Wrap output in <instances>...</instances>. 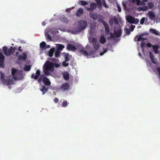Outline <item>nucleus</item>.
<instances>
[{"label":"nucleus","instance_id":"obj_1","mask_svg":"<svg viewBox=\"0 0 160 160\" xmlns=\"http://www.w3.org/2000/svg\"><path fill=\"white\" fill-rule=\"evenodd\" d=\"M60 65L57 63H53L49 61H47L43 65V72L47 75H50V72L54 71V67L58 68Z\"/></svg>","mask_w":160,"mask_h":160},{"label":"nucleus","instance_id":"obj_2","mask_svg":"<svg viewBox=\"0 0 160 160\" xmlns=\"http://www.w3.org/2000/svg\"><path fill=\"white\" fill-rule=\"evenodd\" d=\"M4 77V74L1 72H0V81L2 82L3 84L8 85L14 84V82L12 79H5Z\"/></svg>","mask_w":160,"mask_h":160},{"label":"nucleus","instance_id":"obj_3","mask_svg":"<svg viewBox=\"0 0 160 160\" xmlns=\"http://www.w3.org/2000/svg\"><path fill=\"white\" fill-rule=\"evenodd\" d=\"M87 25V22L86 21L81 20L78 22V27L80 30V31H82L86 28Z\"/></svg>","mask_w":160,"mask_h":160},{"label":"nucleus","instance_id":"obj_4","mask_svg":"<svg viewBox=\"0 0 160 160\" xmlns=\"http://www.w3.org/2000/svg\"><path fill=\"white\" fill-rule=\"evenodd\" d=\"M127 21L130 23H133L135 24H138L139 20L138 18H134L131 16H128L126 17Z\"/></svg>","mask_w":160,"mask_h":160},{"label":"nucleus","instance_id":"obj_5","mask_svg":"<svg viewBox=\"0 0 160 160\" xmlns=\"http://www.w3.org/2000/svg\"><path fill=\"white\" fill-rule=\"evenodd\" d=\"M3 50L4 54L6 56L10 55L12 53L13 47H11L8 49L6 46H4L2 48Z\"/></svg>","mask_w":160,"mask_h":160},{"label":"nucleus","instance_id":"obj_6","mask_svg":"<svg viewBox=\"0 0 160 160\" xmlns=\"http://www.w3.org/2000/svg\"><path fill=\"white\" fill-rule=\"evenodd\" d=\"M70 84L66 82L63 83L60 88V90L62 92L67 91L69 89Z\"/></svg>","mask_w":160,"mask_h":160},{"label":"nucleus","instance_id":"obj_7","mask_svg":"<svg viewBox=\"0 0 160 160\" xmlns=\"http://www.w3.org/2000/svg\"><path fill=\"white\" fill-rule=\"evenodd\" d=\"M98 21L99 22H101L103 24L105 27V31H108L110 30L109 27L105 21L103 20L100 19H98Z\"/></svg>","mask_w":160,"mask_h":160},{"label":"nucleus","instance_id":"obj_8","mask_svg":"<svg viewBox=\"0 0 160 160\" xmlns=\"http://www.w3.org/2000/svg\"><path fill=\"white\" fill-rule=\"evenodd\" d=\"M148 17L151 20H154L156 16L154 12L152 11H149L147 14Z\"/></svg>","mask_w":160,"mask_h":160},{"label":"nucleus","instance_id":"obj_9","mask_svg":"<svg viewBox=\"0 0 160 160\" xmlns=\"http://www.w3.org/2000/svg\"><path fill=\"white\" fill-rule=\"evenodd\" d=\"M67 49L68 50L74 51L77 49V48L74 45L71 44H69L67 47Z\"/></svg>","mask_w":160,"mask_h":160},{"label":"nucleus","instance_id":"obj_10","mask_svg":"<svg viewBox=\"0 0 160 160\" xmlns=\"http://www.w3.org/2000/svg\"><path fill=\"white\" fill-rule=\"evenodd\" d=\"M5 57L2 53L0 52V67L3 68V62Z\"/></svg>","mask_w":160,"mask_h":160},{"label":"nucleus","instance_id":"obj_11","mask_svg":"<svg viewBox=\"0 0 160 160\" xmlns=\"http://www.w3.org/2000/svg\"><path fill=\"white\" fill-rule=\"evenodd\" d=\"M40 75V71L39 69H38L37 71L36 72V75H35L34 73H33L32 75L31 78H33L35 80H37L38 78Z\"/></svg>","mask_w":160,"mask_h":160},{"label":"nucleus","instance_id":"obj_12","mask_svg":"<svg viewBox=\"0 0 160 160\" xmlns=\"http://www.w3.org/2000/svg\"><path fill=\"white\" fill-rule=\"evenodd\" d=\"M97 7V5L94 2L91 3L90 5V8H88L87 10L88 11H93Z\"/></svg>","mask_w":160,"mask_h":160},{"label":"nucleus","instance_id":"obj_13","mask_svg":"<svg viewBox=\"0 0 160 160\" xmlns=\"http://www.w3.org/2000/svg\"><path fill=\"white\" fill-rule=\"evenodd\" d=\"M17 72V70L14 69V68H12V76H13V78L15 80H17L18 79H19L18 78L17 76L16 75V72Z\"/></svg>","mask_w":160,"mask_h":160},{"label":"nucleus","instance_id":"obj_14","mask_svg":"<svg viewBox=\"0 0 160 160\" xmlns=\"http://www.w3.org/2000/svg\"><path fill=\"white\" fill-rule=\"evenodd\" d=\"M89 15L90 17L94 20H96L98 18L97 15L93 12H90Z\"/></svg>","mask_w":160,"mask_h":160},{"label":"nucleus","instance_id":"obj_15","mask_svg":"<svg viewBox=\"0 0 160 160\" xmlns=\"http://www.w3.org/2000/svg\"><path fill=\"white\" fill-rule=\"evenodd\" d=\"M13 50H12V54H14L15 53L16 54V56H17L19 53V52H18V47L17 46H14L13 47Z\"/></svg>","mask_w":160,"mask_h":160},{"label":"nucleus","instance_id":"obj_16","mask_svg":"<svg viewBox=\"0 0 160 160\" xmlns=\"http://www.w3.org/2000/svg\"><path fill=\"white\" fill-rule=\"evenodd\" d=\"M62 75L63 78L65 80H68L69 79V73L68 72L66 71L64 72L63 73Z\"/></svg>","mask_w":160,"mask_h":160},{"label":"nucleus","instance_id":"obj_17","mask_svg":"<svg viewBox=\"0 0 160 160\" xmlns=\"http://www.w3.org/2000/svg\"><path fill=\"white\" fill-rule=\"evenodd\" d=\"M73 34H77L81 32L78 27L77 28H74L71 30Z\"/></svg>","mask_w":160,"mask_h":160},{"label":"nucleus","instance_id":"obj_18","mask_svg":"<svg viewBox=\"0 0 160 160\" xmlns=\"http://www.w3.org/2000/svg\"><path fill=\"white\" fill-rule=\"evenodd\" d=\"M27 58V55L25 53H23L22 55H19L18 58L19 60H25Z\"/></svg>","mask_w":160,"mask_h":160},{"label":"nucleus","instance_id":"obj_19","mask_svg":"<svg viewBox=\"0 0 160 160\" xmlns=\"http://www.w3.org/2000/svg\"><path fill=\"white\" fill-rule=\"evenodd\" d=\"M83 12V9L82 8H79L77 11L76 15L78 17H80Z\"/></svg>","mask_w":160,"mask_h":160},{"label":"nucleus","instance_id":"obj_20","mask_svg":"<svg viewBox=\"0 0 160 160\" xmlns=\"http://www.w3.org/2000/svg\"><path fill=\"white\" fill-rule=\"evenodd\" d=\"M122 33L121 29H119L117 31L114 32V34L117 38H119L121 36Z\"/></svg>","mask_w":160,"mask_h":160},{"label":"nucleus","instance_id":"obj_21","mask_svg":"<svg viewBox=\"0 0 160 160\" xmlns=\"http://www.w3.org/2000/svg\"><path fill=\"white\" fill-rule=\"evenodd\" d=\"M60 20L62 22H64L65 23H68V20L67 18L65 17L64 16H62L60 18Z\"/></svg>","mask_w":160,"mask_h":160},{"label":"nucleus","instance_id":"obj_22","mask_svg":"<svg viewBox=\"0 0 160 160\" xmlns=\"http://www.w3.org/2000/svg\"><path fill=\"white\" fill-rule=\"evenodd\" d=\"M48 88H46L44 85H43L42 88L40 89V91L42 92L43 95L45 94L48 91Z\"/></svg>","mask_w":160,"mask_h":160},{"label":"nucleus","instance_id":"obj_23","mask_svg":"<svg viewBox=\"0 0 160 160\" xmlns=\"http://www.w3.org/2000/svg\"><path fill=\"white\" fill-rule=\"evenodd\" d=\"M159 46L158 45H155L152 46L153 49L155 53L157 54L158 53V49L159 48Z\"/></svg>","mask_w":160,"mask_h":160},{"label":"nucleus","instance_id":"obj_24","mask_svg":"<svg viewBox=\"0 0 160 160\" xmlns=\"http://www.w3.org/2000/svg\"><path fill=\"white\" fill-rule=\"evenodd\" d=\"M149 31L150 32L152 33L153 34H155L157 35H159V32L157 31V30L155 29H151L149 30Z\"/></svg>","mask_w":160,"mask_h":160},{"label":"nucleus","instance_id":"obj_25","mask_svg":"<svg viewBox=\"0 0 160 160\" xmlns=\"http://www.w3.org/2000/svg\"><path fill=\"white\" fill-rule=\"evenodd\" d=\"M44 83L45 85H46L48 86L50 85L51 84V83L50 82V81L49 80V79L46 78V79L44 80V81L43 82Z\"/></svg>","mask_w":160,"mask_h":160},{"label":"nucleus","instance_id":"obj_26","mask_svg":"<svg viewBox=\"0 0 160 160\" xmlns=\"http://www.w3.org/2000/svg\"><path fill=\"white\" fill-rule=\"evenodd\" d=\"M80 52L84 56H88L89 55V53L86 51L84 50L83 49H80Z\"/></svg>","mask_w":160,"mask_h":160},{"label":"nucleus","instance_id":"obj_27","mask_svg":"<svg viewBox=\"0 0 160 160\" xmlns=\"http://www.w3.org/2000/svg\"><path fill=\"white\" fill-rule=\"evenodd\" d=\"M47 77L44 75H41L40 76V78L38 79V83H40L42 81H44Z\"/></svg>","mask_w":160,"mask_h":160},{"label":"nucleus","instance_id":"obj_28","mask_svg":"<svg viewBox=\"0 0 160 160\" xmlns=\"http://www.w3.org/2000/svg\"><path fill=\"white\" fill-rule=\"evenodd\" d=\"M47 77L44 75H41L40 76V78L38 79V83H40L42 81H44Z\"/></svg>","mask_w":160,"mask_h":160},{"label":"nucleus","instance_id":"obj_29","mask_svg":"<svg viewBox=\"0 0 160 160\" xmlns=\"http://www.w3.org/2000/svg\"><path fill=\"white\" fill-rule=\"evenodd\" d=\"M47 77L44 75H41L40 76V78L38 79V83H40L42 81H44Z\"/></svg>","mask_w":160,"mask_h":160},{"label":"nucleus","instance_id":"obj_30","mask_svg":"<svg viewBox=\"0 0 160 160\" xmlns=\"http://www.w3.org/2000/svg\"><path fill=\"white\" fill-rule=\"evenodd\" d=\"M46 43L44 42H42L40 44V48H42V50H44L46 49Z\"/></svg>","mask_w":160,"mask_h":160},{"label":"nucleus","instance_id":"obj_31","mask_svg":"<svg viewBox=\"0 0 160 160\" xmlns=\"http://www.w3.org/2000/svg\"><path fill=\"white\" fill-rule=\"evenodd\" d=\"M55 51V48H52L50 49L48 53V55L50 57H52L53 56V53Z\"/></svg>","mask_w":160,"mask_h":160},{"label":"nucleus","instance_id":"obj_32","mask_svg":"<svg viewBox=\"0 0 160 160\" xmlns=\"http://www.w3.org/2000/svg\"><path fill=\"white\" fill-rule=\"evenodd\" d=\"M106 41V39L104 36H101L100 38V42L102 44H104Z\"/></svg>","mask_w":160,"mask_h":160},{"label":"nucleus","instance_id":"obj_33","mask_svg":"<svg viewBox=\"0 0 160 160\" xmlns=\"http://www.w3.org/2000/svg\"><path fill=\"white\" fill-rule=\"evenodd\" d=\"M57 46V50L59 51L64 48V46L62 44H58Z\"/></svg>","mask_w":160,"mask_h":160},{"label":"nucleus","instance_id":"obj_34","mask_svg":"<svg viewBox=\"0 0 160 160\" xmlns=\"http://www.w3.org/2000/svg\"><path fill=\"white\" fill-rule=\"evenodd\" d=\"M31 68V66L26 65L24 67V70L25 71H29L30 70Z\"/></svg>","mask_w":160,"mask_h":160},{"label":"nucleus","instance_id":"obj_35","mask_svg":"<svg viewBox=\"0 0 160 160\" xmlns=\"http://www.w3.org/2000/svg\"><path fill=\"white\" fill-rule=\"evenodd\" d=\"M69 54L68 53H65L64 56V58L65 60L66 61H68L70 60V59L69 58Z\"/></svg>","mask_w":160,"mask_h":160},{"label":"nucleus","instance_id":"obj_36","mask_svg":"<svg viewBox=\"0 0 160 160\" xmlns=\"http://www.w3.org/2000/svg\"><path fill=\"white\" fill-rule=\"evenodd\" d=\"M148 7L146 6H143L142 7H140L139 8V10L140 11H145L148 9Z\"/></svg>","mask_w":160,"mask_h":160},{"label":"nucleus","instance_id":"obj_37","mask_svg":"<svg viewBox=\"0 0 160 160\" xmlns=\"http://www.w3.org/2000/svg\"><path fill=\"white\" fill-rule=\"evenodd\" d=\"M79 4L85 6L88 4V3L87 2L84 1H81L79 2Z\"/></svg>","mask_w":160,"mask_h":160},{"label":"nucleus","instance_id":"obj_38","mask_svg":"<svg viewBox=\"0 0 160 160\" xmlns=\"http://www.w3.org/2000/svg\"><path fill=\"white\" fill-rule=\"evenodd\" d=\"M68 103L66 100H64L62 104V106L63 107H66L68 105Z\"/></svg>","mask_w":160,"mask_h":160},{"label":"nucleus","instance_id":"obj_39","mask_svg":"<svg viewBox=\"0 0 160 160\" xmlns=\"http://www.w3.org/2000/svg\"><path fill=\"white\" fill-rule=\"evenodd\" d=\"M97 3V4L98 7H101L102 3L101 0H95Z\"/></svg>","mask_w":160,"mask_h":160},{"label":"nucleus","instance_id":"obj_40","mask_svg":"<svg viewBox=\"0 0 160 160\" xmlns=\"http://www.w3.org/2000/svg\"><path fill=\"white\" fill-rule=\"evenodd\" d=\"M60 52L59 50H57L55 52V56L56 57H58L60 54Z\"/></svg>","mask_w":160,"mask_h":160},{"label":"nucleus","instance_id":"obj_41","mask_svg":"<svg viewBox=\"0 0 160 160\" xmlns=\"http://www.w3.org/2000/svg\"><path fill=\"white\" fill-rule=\"evenodd\" d=\"M132 1L133 3H134L135 2H136L137 4V5H140V1L141 0H131Z\"/></svg>","mask_w":160,"mask_h":160},{"label":"nucleus","instance_id":"obj_42","mask_svg":"<svg viewBox=\"0 0 160 160\" xmlns=\"http://www.w3.org/2000/svg\"><path fill=\"white\" fill-rule=\"evenodd\" d=\"M142 35H140V36H139L138 38L137 41L138 42L141 41H142L145 40V39L144 38H143L141 36H142Z\"/></svg>","mask_w":160,"mask_h":160},{"label":"nucleus","instance_id":"obj_43","mask_svg":"<svg viewBox=\"0 0 160 160\" xmlns=\"http://www.w3.org/2000/svg\"><path fill=\"white\" fill-rule=\"evenodd\" d=\"M148 8L150 9L154 7V4L152 2H149L148 4Z\"/></svg>","mask_w":160,"mask_h":160},{"label":"nucleus","instance_id":"obj_44","mask_svg":"<svg viewBox=\"0 0 160 160\" xmlns=\"http://www.w3.org/2000/svg\"><path fill=\"white\" fill-rule=\"evenodd\" d=\"M45 36L48 39L50 40H52L51 37L48 33H45Z\"/></svg>","mask_w":160,"mask_h":160},{"label":"nucleus","instance_id":"obj_45","mask_svg":"<svg viewBox=\"0 0 160 160\" xmlns=\"http://www.w3.org/2000/svg\"><path fill=\"white\" fill-rule=\"evenodd\" d=\"M125 33L127 35H129L131 31L130 30H129L128 28H126L125 29Z\"/></svg>","mask_w":160,"mask_h":160},{"label":"nucleus","instance_id":"obj_46","mask_svg":"<svg viewBox=\"0 0 160 160\" xmlns=\"http://www.w3.org/2000/svg\"><path fill=\"white\" fill-rule=\"evenodd\" d=\"M67 62H68V61H66L65 60L63 61L62 63L63 66L65 67L68 66L69 65V63H67Z\"/></svg>","mask_w":160,"mask_h":160},{"label":"nucleus","instance_id":"obj_47","mask_svg":"<svg viewBox=\"0 0 160 160\" xmlns=\"http://www.w3.org/2000/svg\"><path fill=\"white\" fill-rule=\"evenodd\" d=\"M94 48L95 49V51L98 50L99 48V46L98 44H94L93 45Z\"/></svg>","mask_w":160,"mask_h":160},{"label":"nucleus","instance_id":"obj_48","mask_svg":"<svg viewBox=\"0 0 160 160\" xmlns=\"http://www.w3.org/2000/svg\"><path fill=\"white\" fill-rule=\"evenodd\" d=\"M109 22L111 26H112L113 24L114 20L112 18H110L109 20Z\"/></svg>","mask_w":160,"mask_h":160},{"label":"nucleus","instance_id":"obj_49","mask_svg":"<svg viewBox=\"0 0 160 160\" xmlns=\"http://www.w3.org/2000/svg\"><path fill=\"white\" fill-rule=\"evenodd\" d=\"M145 18L143 17L140 20V24L141 25L143 24L145 22Z\"/></svg>","mask_w":160,"mask_h":160},{"label":"nucleus","instance_id":"obj_50","mask_svg":"<svg viewBox=\"0 0 160 160\" xmlns=\"http://www.w3.org/2000/svg\"><path fill=\"white\" fill-rule=\"evenodd\" d=\"M50 60L51 61L54 62H57L58 61V59H57L55 58H50Z\"/></svg>","mask_w":160,"mask_h":160},{"label":"nucleus","instance_id":"obj_51","mask_svg":"<svg viewBox=\"0 0 160 160\" xmlns=\"http://www.w3.org/2000/svg\"><path fill=\"white\" fill-rule=\"evenodd\" d=\"M117 6L118 8V11L119 12H121V8L120 6H119V5L117 3Z\"/></svg>","mask_w":160,"mask_h":160},{"label":"nucleus","instance_id":"obj_52","mask_svg":"<svg viewBox=\"0 0 160 160\" xmlns=\"http://www.w3.org/2000/svg\"><path fill=\"white\" fill-rule=\"evenodd\" d=\"M110 39H112L114 38V34L112 33V32L110 33Z\"/></svg>","mask_w":160,"mask_h":160},{"label":"nucleus","instance_id":"obj_53","mask_svg":"<svg viewBox=\"0 0 160 160\" xmlns=\"http://www.w3.org/2000/svg\"><path fill=\"white\" fill-rule=\"evenodd\" d=\"M114 21L115 24H118V20L116 18L114 19Z\"/></svg>","mask_w":160,"mask_h":160},{"label":"nucleus","instance_id":"obj_54","mask_svg":"<svg viewBox=\"0 0 160 160\" xmlns=\"http://www.w3.org/2000/svg\"><path fill=\"white\" fill-rule=\"evenodd\" d=\"M135 27V26L133 25H132L131 26L130 28V31H132V32L133 31Z\"/></svg>","mask_w":160,"mask_h":160},{"label":"nucleus","instance_id":"obj_55","mask_svg":"<svg viewBox=\"0 0 160 160\" xmlns=\"http://www.w3.org/2000/svg\"><path fill=\"white\" fill-rule=\"evenodd\" d=\"M149 53L150 58H151V59H152L153 58H154V56H153V54L151 52H149Z\"/></svg>","mask_w":160,"mask_h":160},{"label":"nucleus","instance_id":"obj_56","mask_svg":"<svg viewBox=\"0 0 160 160\" xmlns=\"http://www.w3.org/2000/svg\"><path fill=\"white\" fill-rule=\"evenodd\" d=\"M145 44V43L144 42H142L141 44V48H142L144 46Z\"/></svg>","mask_w":160,"mask_h":160},{"label":"nucleus","instance_id":"obj_57","mask_svg":"<svg viewBox=\"0 0 160 160\" xmlns=\"http://www.w3.org/2000/svg\"><path fill=\"white\" fill-rule=\"evenodd\" d=\"M58 101L59 100L58 98H56L54 99V102L56 103H58Z\"/></svg>","mask_w":160,"mask_h":160},{"label":"nucleus","instance_id":"obj_58","mask_svg":"<svg viewBox=\"0 0 160 160\" xmlns=\"http://www.w3.org/2000/svg\"><path fill=\"white\" fill-rule=\"evenodd\" d=\"M152 46H153V45H152L151 43H148L147 44V46L149 47H152Z\"/></svg>","mask_w":160,"mask_h":160},{"label":"nucleus","instance_id":"obj_59","mask_svg":"<svg viewBox=\"0 0 160 160\" xmlns=\"http://www.w3.org/2000/svg\"><path fill=\"white\" fill-rule=\"evenodd\" d=\"M151 59L152 62L153 63L155 64L156 63V62L155 60L154 59V58H153L152 59Z\"/></svg>","mask_w":160,"mask_h":160},{"label":"nucleus","instance_id":"obj_60","mask_svg":"<svg viewBox=\"0 0 160 160\" xmlns=\"http://www.w3.org/2000/svg\"><path fill=\"white\" fill-rule=\"evenodd\" d=\"M103 6H104V7H105L106 8H108V6L106 4V3L105 2V1H104V2L103 3Z\"/></svg>","mask_w":160,"mask_h":160},{"label":"nucleus","instance_id":"obj_61","mask_svg":"<svg viewBox=\"0 0 160 160\" xmlns=\"http://www.w3.org/2000/svg\"><path fill=\"white\" fill-rule=\"evenodd\" d=\"M21 47L20 46L19 47H18V52L20 51V52H22V50L21 49Z\"/></svg>","mask_w":160,"mask_h":160},{"label":"nucleus","instance_id":"obj_62","mask_svg":"<svg viewBox=\"0 0 160 160\" xmlns=\"http://www.w3.org/2000/svg\"><path fill=\"white\" fill-rule=\"evenodd\" d=\"M144 1L143 0H142L141 2V3L140 2V5H144L145 4Z\"/></svg>","mask_w":160,"mask_h":160},{"label":"nucleus","instance_id":"obj_63","mask_svg":"<svg viewBox=\"0 0 160 160\" xmlns=\"http://www.w3.org/2000/svg\"><path fill=\"white\" fill-rule=\"evenodd\" d=\"M107 51H108L107 49H104V48L103 49V52L104 53H105L106 52H107Z\"/></svg>","mask_w":160,"mask_h":160},{"label":"nucleus","instance_id":"obj_64","mask_svg":"<svg viewBox=\"0 0 160 160\" xmlns=\"http://www.w3.org/2000/svg\"><path fill=\"white\" fill-rule=\"evenodd\" d=\"M94 53V52L93 51H91V52H90V54L89 55H92Z\"/></svg>","mask_w":160,"mask_h":160}]
</instances>
